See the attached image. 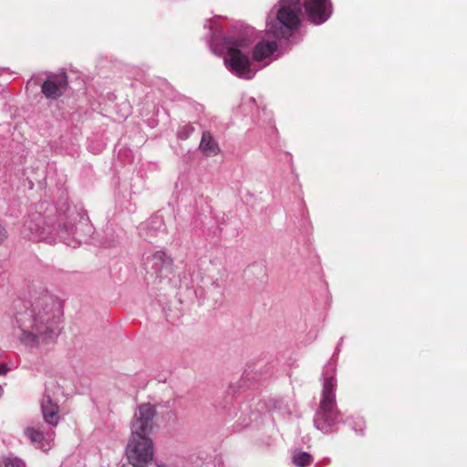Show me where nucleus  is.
<instances>
[{"label": "nucleus", "mask_w": 467, "mask_h": 467, "mask_svg": "<svg viewBox=\"0 0 467 467\" xmlns=\"http://www.w3.org/2000/svg\"><path fill=\"white\" fill-rule=\"evenodd\" d=\"M292 460L297 467H305L312 462L313 457L306 451L296 450L293 452Z\"/></svg>", "instance_id": "4468645a"}, {"label": "nucleus", "mask_w": 467, "mask_h": 467, "mask_svg": "<svg viewBox=\"0 0 467 467\" xmlns=\"http://www.w3.org/2000/svg\"><path fill=\"white\" fill-rule=\"evenodd\" d=\"M61 317V306L52 296L36 297L20 319V340L31 348L53 343L60 332Z\"/></svg>", "instance_id": "f257e3e1"}, {"label": "nucleus", "mask_w": 467, "mask_h": 467, "mask_svg": "<svg viewBox=\"0 0 467 467\" xmlns=\"http://www.w3.org/2000/svg\"><path fill=\"white\" fill-rule=\"evenodd\" d=\"M156 415L154 405L148 402L140 404L130 422V434L149 435L153 429Z\"/></svg>", "instance_id": "423d86ee"}, {"label": "nucleus", "mask_w": 467, "mask_h": 467, "mask_svg": "<svg viewBox=\"0 0 467 467\" xmlns=\"http://www.w3.org/2000/svg\"><path fill=\"white\" fill-rule=\"evenodd\" d=\"M154 442L149 435L130 434L125 454L129 463L127 467H152L157 465L154 460Z\"/></svg>", "instance_id": "20e7f679"}, {"label": "nucleus", "mask_w": 467, "mask_h": 467, "mask_svg": "<svg viewBox=\"0 0 467 467\" xmlns=\"http://www.w3.org/2000/svg\"><path fill=\"white\" fill-rule=\"evenodd\" d=\"M0 467H26V465L19 458L8 456L2 460V465Z\"/></svg>", "instance_id": "2eb2a0df"}, {"label": "nucleus", "mask_w": 467, "mask_h": 467, "mask_svg": "<svg viewBox=\"0 0 467 467\" xmlns=\"http://www.w3.org/2000/svg\"><path fill=\"white\" fill-rule=\"evenodd\" d=\"M305 9L309 19L317 25L327 21L332 13L329 0H305Z\"/></svg>", "instance_id": "1a4fd4ad"}, {"label": "nucleus", "mask_w": 467, "mask_h": 467, "mask_svg": "<svg viewBox=\"0 0 467 467\" xmlns=\"http://www.w3.org/2000/svg\"><path fill=\"white\" fill-rule=\"evenodd\" d=\"M250 43L246 39H239L228 47L224 59L227 67L240 78L250 79L254 76V70L247 56Z\"/></svg>", "instance_id": "39448f33"}, {"label": "nucleus", "mask_w": 467, "mask_h": 467, "mask_svg": "<svg viewBox=\"0 0 467 467\" xmlns=\"http://www.w3.org/2000/svg\"><path fill=\"white\" fill-rule=\"evenodd\" d=\"M337 382L333 377L327 378L323 384L319 407L314 417V425L325 433L332 431L339 421V411L336 403Z\"/></svg>", "instance_id": "7ed1b4c3"}, {"label": "nucleus", "mask_w": 467, "mask_h": 467, "mask_svg": "<svg viewBox=\"0 0 467 467\" xmlns=\"http://www.w3.org/2000/svg\"><path fill=\"white\" fill-rule=\"evenodd\" d=\"M199 147L207 157L216 156L220 152L218 143L209 132H203Z\"/></svg>", "instance_id": "f8f14e48"}, {"label": "nucleus", "mask_w": 467, "mask_h": 467, "mask_svg": "<svg viewBox=\"0 0 467 467\" xmlns=\"http://www.w3.org/2000/svg\"><path fill=\"white\" fill-rule=\"evenodd\" d=\"M300 7L298 0H280L267 17V33L275 37L285 36L299 25Z\"/></svg>", "instance_id": "f03ea898"}, {"label": "nucleus", "mask_w": 467, "mask_h": 467, "mask_svg": "<svg viewBox=\"0 0 467 467\" xmlns=\"http://www.w3.org/2000/svg\"><path fill=\"white\" fill-rule=\"evenodd\" d=\"M7 238L6 230L0 224V244H3Z\"/></svg>", "instance_id": "dca6fc26"}, {"label": "nucleus", "mask_w": 467, "mask_h": 467, "mask_svg": "<svg viewBox=\"0 0 467 467\" xmlns=\"http://www.w3.org/2000/svg\"><path fill=\"white\" fill-rule=\"evenodd\" d=\"M5 372V368L0 364V374H4Z\"/></svg>", "instance_id": "f3484780"}, {"label": "nucleus", "mask_w": 467, "mask_h": 467, "mask_svg": "<svg viewBox=\"0 0 467 467\" xmlns=\"http://www.w3.org/2000/svg\"><path fill=\"white\" fill-rule=\"evenodd\" d=\"M276 49V44L274 41L259 42L253 53V57L256 61H261L274 53Z\"/></svg>", "instance_id": "ddd939ff"}, {"label": "nucleus", "mask_w": 467, "mask_h": 467, "mask_svg": "<svg viewBox=\"0 0 467 467\" xmlns=\"http://www.w3.org/2000/svg\"><path fill=\"white\" fill-rule=\"evenodd\" d=\"M68 85L67 76L65 72L50 74L44 81L41 91L48 99H57L64 95Z\"/></svg>", "instance_id": "0eeeda50"}, {"label": "nucleus", "mask_w": 467, "mask_h": 467, "mask_svg": "<svg viewBox=\"0 0 467 467\" xmlns=\"http://www.w3.org/2000/svg\"><path fill=\"white\" fill-rule=\"evenodd\" d=\"M26 227L31 233L32 238L42 241L53 239L56 231L55 224L40 215L28 220L26 223Z\"/></svg>", "instance_id": "6e6552de"}, {"label": "nucleus", "mask_w": 467, "mask_h": 467, "mask_svg": "<svg viewBox=\"0 0 467 467\" xmlns=\"http://www.w3.org/2000/svg\"><path fill=\"white\" fill-rule=\"evenodd\" d=\"M41 410L45 421L52 426H56L59 420V407L49 394H46L41 401Z\"/></svg>", "instance_id": "9d476101"}, {"label": "nucleus", "mask_w": 467, "mask_h": 467, "mask_svg": "<svg viewBox=\"0 0 467 467\" xmlns=\"http://www.w3.org/2000/svg\"><path fill=\"white\" fill-rule=\"evenodd\" d=\"M25 435L33 442L37 443L38 447L43 451H48L51 448V440L46 438L44 433L33 427L25 430Z\"/></svg>", "instance_id": "9b49d317"}]
</instances>
